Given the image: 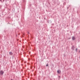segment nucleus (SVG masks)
I'll list each match as a JSON object with an SVG mask.
<instances>
[{
	"mask_svg": "<svg viewBox=\"0 0 80 80\" xmlns=\"http://www.w3.org/2000/svg\"><path fill=\"white\" fill-rule=\"evenodd\" d=\"M46 67H47V66H48V65L46 64Z\"/></svg>",
	"mask_w": 80,
	"mask_h": 80,
	"instance_id": "obj_7",
	"label": "nucleus"
},
{
	"mask_svg": "<svg viewBox=\"0 0 80 80\" xmlns=\"http://www.w3.org/2000/svg\"><path fill=\"white\" fill-rule=\"evenodd\" d=\"M72 40H75V37H72Z\"/></svg>",
	"mask_w": 80,
	"mask_h": 80,
	"instance_id": "obj_3",
	"label": "nucleus"
},
{
	"mask_svg": "<svg viewBox=\"0 0 80 80\" xmlns=\"http://www.w3.org/2000/svg\"><path fill=\"white\" fill-rule=\"evenodd\" d=\"M76 51L77 52V48H76Z\"/></svg>",
	"mask_w": 80,
	"mask_h": 80,
	"instance_id": "obj_6",
	"label": "nucleus"
},
{
	"mask_svg": "<svg viewBox=\"0 0 80 80\" xmlns=\"http://www.w3.org/2000/svg\"><path fill=\"white\" fill-rule=\"evenodd\" d=\"M11 80H12V79H11Z\"/></svg>",
	"mask_w": 80,
	"mask_h": 80,
	"instance_id": "obj_8",
	"label": "nucleus"
},
{
	"mask_svg": "<svg viewBox=\"0 0 80 80\" xmlns=\"http://www.w3.org/2000/svg\"><path fill=\"white\" fill-rule=\"evenodd\" d=\"M72 50H74V46H72Z\"/></svg>",
	"mask_w": 80,
	"mask_h": 80,
	"instance_id": "obj_5",
	"label": "nucleus"
},
{
	"mask_svg": "<svg viewBox=\"0 0 80 80\" xmlns=\"http://www.w3.org/2000/svg\"><path fill=\"white\" fill-rule=\"evenodd\" d=\"M4 72L3 71H0V75H3V74Z\"/></svg>",
	"mask_w": 80,
	"mask_h": 80,
	"instance_id": "obj_1",
	"label": "nucleus"
},
{
	"mask_svg": "<svg viewBox=\"0 0 80 80\" xmlns=\"http://www.w3.org/2000/svg\"><path fill=\"white\" fill-rule=\"evenodd\" d=\"M9 54H10L11 55H12V52H9Z\"/></svg>",
	"mask_w": 80,
	"mask_h": 80,
	"instance_id": "obj_4",
	"label": "nucleus"
},
{
	"mask_svg": "<svg viewBox=\"0 0 80 80\" xmlns=\"http://www.w3.org/2000/svg\"><path fill=\"white\" fill-rule=\"evenodd\" d=\"M57 72L58 73H61V71L60 70H58Z\"/></svg>",
	"mask_w": 80,
	"mask_h": 80,
	"instance_id": "obj_2",
	"label": "nucleus"
}]
</instances>
